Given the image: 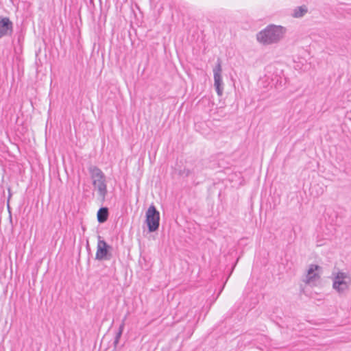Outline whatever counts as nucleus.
<instances>
[{
    "mask_svg": "<svg viewBox=\"0 0 351 351\" xmlns=\"http://www.w3.org/2000/svg\"><path fill=\"white\" fill-rule=\"evenodd\" d=\"M285 32L286 29L282 26L269 25L256 34V38L263 45H271L278 43Z\"/></svg>",
    "mask_w": 351,
    "mask_h": 351,
    "instance_id": "nucleus-1",
    "label": "nucleus"
},
{
    "mask_svg": "<svg viewBox=\"0 0 351 351\" xmlns=\"http://www.w3.org/2000/svg\"><path fill=\"white\" fill-rule=\"evenodd\" d=\"M350 283L351 278L347 273L338 271L333 278L332 287L339 293L343 294L348 290Z\"/></svg>",
    "mask_w": 351,
    "mask_h": 351,
    "instance_id": "nucleus-2",
    "label": "nucleus"
},
{
    "mask_svg": "<svg viewBox=\"0 0 351 351\" xmlns=\"http://www.w3.org/2000/svg\"><path fill=\"white\" fill-rule=\"evenodd\" d=\"M146 223L149 232L156 231L160 226V213L154 205L146 211Z\"/></svg>",
    "mask_w": 351,
    "mask_h": 351,
    "instance_id": "nucleus-3",
    "label": "nucleus"
},
{
    "mask_svg": "<svg viewBox=\"0 0 351 351\" xmlns=\"http://www.w3.org/2000/svg\"><path fill=\"white\" fill-rule=\"evenodd\" d=\"M110 248L111 246L104 240H102L101 236L99 235L95 259L98 261L110 260L112 256L111 254L109 253Z\"/></svg>",
    "mask_w": 351,
    "mask_h": 351,
    "instance_id": "nucleus-4",
    "label": "nucleus"
},
{
    "mask_svg": "<svg viewBox=\"0 0 351 351\" xmlns=\"http://www.w3.org/2000/svg\"><path fill=\"white\" fill-rule=\"evenodd\" d=\"M222 68L220 59L217 60V64L213 69L214 74V86L217 93L219 96H221L223 91V83L221 77Z\"/></svg>",
    "mask_w": 351,
    "mask_h": 351,
    "instance_id": "nucleus-5",
    "label": "nucleus"
},
{
    "mask_svg": "<svg viewBox=\"0 0 351 351\" xmlns=\"http://www.w3.org/2000/svg\"><path fill=\"white\" fill-rule=\"evenodd\" d=\"M321 267L317 265H310L303 281L308 285L314 283L319 278V271L321 270Z\"/></svg>",
    "mask_w": 351,
    "mask_h": 351,
    "instance_id": "nucleus-6",
    "label": "nucleus"
},
{
    "mask_svg": "<svg viewBox=\"0 0 351 351\" xmlns=\"http://www.w3.org/2000/svg\"><path fill=\"white\" fill-rule=\"evenodd\" d=\"M13 33V23L8 17L0 16V38L11 36Z\"/></svg>",
    "mask_w": 351,
    "mask_h": 351,
    "instance_id": "nucleus-7",
    "label": "nucleus"
},
{
    "mask_svg": "<svg viewBox=\"0 0 351 351\" xmlns=\"http://www.w3.org/2000/svg\"><path fill=\"white\" fill-rule=\"evenodd\" d=\"M93 185L97 189L99 196L104 200L108 193L106 178L93 181Z\"/></svg>",
    "mask_w": 351,
    "mask_h": 351,
    "instance_id": "nucleus-8",
    "label": "nucleus"
},
{
    "mask_svg": "<svg viewBox=\"0 0 351 351\" xmlns=\"http://www.w3.org/2000/svg\"><path fill=\"white\" fill-rule=\"evenodd\" d=\"M89 172L90 173V177L93 181L96 180H101L106 178L103 171L96 166H90L88 168Z\"/></svg>",
    "mask_w": 351,
    "mask_h": 351,
    "instance_id": "nucleus-9",
    "label": "nucleus"
},
{
    "mask_svg": "<svg viewBox=\"0 0 351 351\" xmlns=\"http://www.w3.org/2000/svg\"><path fill=\"white\" fill-rule=\"evenodd\" d=\"M108 215L109 212L107 207L100 208L97 213L98 222L100 223L106 222L108 220Z\"/></svg>",
    "mask_w": 351,
    "mask_h": 351,
    "instance_id": "nucleus-10",
    "label": "nucleus"
},
{
    "mask_svg": "<svg viewBox=\"0 0 351 351\" xmlns=\"http://www.w3.org/2000/svg\"><path fill=\"white\" fill-rule=\"evenodd\" d=\"M126 319H127V315H125L124 317V318L122 320V322H121V325L119 326V331L117 332V333L116 335V337L114 338V345L115 347L118 344V343L119 341V339H120V337H121V335L123 333L124 326H125V322Z\"/></svg>",
    "mask_w": 351,
    "mask_h": 351,
    "instance_id": "nucleus-11",
    "label": "nucleus"
},
{
    "mask_svg": "<svg viewBox=\"0 0 351 351\" xmlns=\"http://www.w3.org/2000/svg\"><path fill=\"white\" fill-rule=\"evenodd\" d=\"M307 12V8L305 5L299 6L294 10L293 16L295 18L302 17Z\"/></svg>",
    "mask_w": 351,
    "mask_h": 351,
    "instance_id": "nucleus-12",
    "label": "nucleus"
},
{
    "mask_svg": "<svg viewBox=\"0 0 351 351\" xmlns=\"http://www.w3.org/2000/svg\"><path fill=\"white\" fill-rule=\"evenodd\" d=\"M10 197H11V194L10 193L8 199L10 198Z\"/></svg>",
    "mask_w": 351,
    "mask_h": 351,
    "instance_id": "nucleus-13",
    "label": "nucleus"
}]
</instances>
